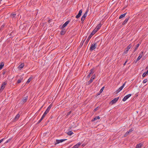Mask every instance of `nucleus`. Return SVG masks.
<instances>
[{"label": "nucleus", "instance_id": "40", "mask_svg": "<svg viewBox=\"0 0 148 148\" xmlns=\"http://www.w3.org/2000/svg\"><path fill=\"white\" fill-rule=\"evenodd\" d=\"M4 139V138H3L0 140V144L3 141Z\"/></svg>", "mask_w": 148, "mask_h": 148}, {"label": "nucleus", "instance_id": "11", "mask_svg": "<svg viewBox=\"0 0 148 148\" xmlns=\"http://www.w3.org/2000/svg\"><path fill=\"white\" fill-rule=\"evenodd\" d=\"M70 21L68 20L66 21L64 24L62 25V28H64L70 22Z\"/></svg>", "mask_w": 148, "mask_h": 148}, {"label": "nucleus", "instance_id": "38", "mask_svg": "<svg viewBox=\"0 0 148 148\" xmlns=\"http://www.w3.org/2000/svg\"><path fill=\"white\" fill-rule=\"evenodd\" d=\"M52 106V104H51L47 108H48L49 109H50Z\"/></svg>", "mask_w": 148, "mask_h": 148}, {"label": "nucleus", "instance_id": "29", "mask_svg": "<svg viewBox=\"0 0 148 148\" xmlns=\"http://www.w3.org/2000/svg\"><path fill=\"white\" fill-rule=\"evenodd\" d=\"M139 44H138L137 45H136V47L135 48V49H134V52H135L137 49L139 47Z\"/></svg>", "mask_w": 148, "mask_h": 148}, {"label": "nucleus", "instance_id": "5", "mask_svg": "<svg viewBox=\"0 0 148 148\" xmlns=\"http://www.w3.org/2000/svg\"><path fill=\"white\" fill-rule=\"evenodd\" d=\"M132 47V45L131 44H130L126 48V50L124 51V53L125 54L127 53L128 51Z\"/></svg>", "mask_w": 148, "mask_h": 148}, {"label": "nucleus", "instance_id": "25", "mask_svg": "<svg viewBox=\"0 0 148 148\" xmlns=\"http://www.w3.org/2000/svg\"><path fill=\"white\" fill-rule=\"evenodd\" d=\"M24 66V64L23 63H22L20 65L18 66V67L21 69L23 68Z\"/></svg>", "mask_w": 148, "mask_h": 148}, {"label": "nucleus", "instance_id": "7", "mask_svg": "<svg viewBox=\"0 0 148 148\" xmlns=\"http://www.w3.org/2000/svg\"><path fill=\"white\" fill-rule=\"evenodd\" d=\"M126 83V82H125L123 84V85L121 86L118 90H116V93H118V92H120L121 90H122V89H123V87H124L125 85V84Z\"/></svg>", "mask_w": 148, "mask_h": 148}, {"label": "nucleus", "instance_id": "12", "mask_svg": "<svg viewBox=\"0 0 148 148\" xmlns=\"http://www.w3.org/2000/svg\"><path fill=\"white\" fill-rule=\"evenodd\" d=\"M23 76H21L20 78L19 79H18V80L17 82V83H18V84H19L23 80Z\"/></svg>", "mask_w": 148, "mask_h": 148}, {"label": "nucleus", "instance_id": "31", "mask_svg": "<svg viewBox=\"0 0 148 148\" xmlns=\"http://www.w3.org/2000/svg\"><path fill=\"white\" fill-rule=\"evenodd\" d=\"M16 16V14H11V16L12 18H14Z\"/></svg>", "mask_w": 148, "mask_h": 148}, {"label": "nucleus", "instance_id": "28", "mask_svg": "<svg viewBox=\"0 0 148 148\" xmlns=\"http://www.w3.org/2000/svg\"><path fill=\"white\" fill-rule=\"evenodd\" d=\"M73 134V132L72 131H70L67 133V134L71 136Z\"/></svg>", "mask_w": 148, "mask_h": 148}, {"label": "nucleus", "instance_id": "33", "mask_svg": "<svg viewBox=\"0 0 148 148\" xmlns=\"http://www.w3.org/2000/svg\"><path fill=\"white\" fill-rule=\"evenodd\" d=\"M95 33L93 31L91 33L90 35V36H92L93 35H94Z\"/></svg>", "mask_w": 148, "mask_h": 148}, {"label": "nucleus", "instance_id": "46", "mask_svg": "<svg viewBox=\"0 0 148 148\" xmlns=\"http://www.w3.org/2000/svg\"><path fill=\"white\" fill-rule=\"evenodd\" d=\"M45 116L44 115H43L41 118V119H43L45 117Z\"/></svg>", "mask_w": 148, "mask_h": 148}, {"label": "nucleus", "instance_id": "35", "mask_svg": "<svg viewBox=\"0 0 148 148\" xmlns=\"http://www.w3.org/2000/svg\"><path fill=\"white\" fill-rule=\"evenodd\" d=\"M133 131V129L132 128V129H130L128 131H127V132H128L129 133H130L131 132H132Z\"/></svg>", "mask_w": 148, "mask_h": 148}, {"label": "nucleus", "instance_id": "1", "mask_svg": "<svg viewBox=\"0 0 148 148\" xmlns=\"http://www.w3.org/2000/svg\"><path fill=\"white\" fill-rule=\"evenodd\" d=\"M95 75H94L87 82V84L89 85L93 81V80L95 79Z\"/></svg>", "mask_w": 148, "mask_h": 148}, {"label": "nucleus", "instance_id": "6", "mask_svg": "<svg viewBox=\"0 0 148 148\" xmlns=\"http://www.w3.org/2000/svg\"><path fill=\"white\" fill-rule=\"evenodd\" d=\"M131 96V94H129L125 96L123 99V101H126Z\"/></svg>", "mask_w": 148, "mask_h": 148}, {"label": "nucleus", "instance_id": "17", "mask_svg": "<svg viewBox=\"0 0 148 148\" xmlns=\"http://www.w3.org/2000/svg\"><path fill=\"white\" fill-rule=\"evenodd\" d=\"M100 117L99 116H96L95 118H94L93 119H92L91 121H94L97 119H100Z\"/></svg>", "mask_w": 148, "mask_h": 148}, {"label": "nucleus", "instance_id": "3", "mask_svg": "<svg viewBox=\"0 0 148 148\" xmlns=\"http://www.w3.org/2000/svg\"><path fill=\"white\" fill-rule=\"evenodd\" d=\"M7 83L6 82H5L2 83L0 89V91H2L5 88V86L7 84Z\"/></svg>", "mask_w": 148, "mask_h": 148}, {"label": "nucleus", "instance_id": "20", "mask_svg": "<svg viewBox=\"0 0 148 148\" xmlns=\"http://www.w3.org/2000/svg\"><path fill=\"white\" fill-rule=\"evenodd\" d=\"M92 37L91 36L89 35V36L88 37L87 40L86 41L85 43L87 44Z\"/></svg>", "mask_w": 148, "mask_h": 148}, {"label": "nucleus", "instance_id": "34", "mask_svg": "<svg viewBox=\"0 0 148 148\" xmlns=\"http://www.w3.org/2000/svg\"><path fill=\"white\" fill-rule=\"evenodd\" d=\"M104 87H103L99 91L100 93H101L102 92L103 90L104 89Z\"/></svg>", "mask_w": 148, "mask_h": 148}, {"label": "nucleus", "instance_id": "4", "mask_svg": "<svg viewBox=\"0 0 148 148\" xmlns=\"http://www.w3.org/2000/svg\"><path fill=\"white\" fill-rule=\"evenodd\" d=\"M96 43H95L91 45V46L90 47V50L92 51L95 49L96 48Z\"/></svg>", "mask_w": 148, "mask_h": 148}, {"label": "nucleus", "instance_id": "19", "mask_svg": "<svg viewBox=\"0 0 148 148\" xmlns=\"http://www.w3.org/2000/svg\"><path fill=\"white\" fill-rule=\"evenodd\" d=\"M19 116L20 115L19 114H17L14 119V121H17L19 117Z\"/></svg>", "mask_w": 148, "mask_h": 148}, {"label": "nucleus", "instance_id": "8", "mask_svg": "<svg viewBox=\"0 0 148 148\" xmlns=\"http://www.w3.org/2000/svg\"><path fill=\"white\" fill-rule=\"evenodd\" d=\"M66 139H61V140H56V143L55 144H58L60 143H62L65 140H66Z\"/></svg>", "mask_w": 148, "mask_h": 148}, {"label": "nucleus", "instance_id": "14", "mask_svg": "<svg viewBox=\"0 0 148 148\" xmlns=\"http://www.w3.org/2000/svg\"><path fill=\"white\" fill-rule=\"evenodd\" d=\"M28 99V96H26L23 97L22 100L23 102L24 103H25L27 101Z\"/></svg>", "mask_w": 148, "mask_h": 148}, {"label": "nucleus", "instance_id": "45", "mask_svg": "<svg viewBox=\"0 0 148 148\" xmlns=\"http://www.w3.org/2000/svg\"><path fill=\"white\" fill-rule=\"evenodd\" d=\"M45 116L44 115H43L41 118V119H43L45 117Z\"/></svg>", "mask_w": 148, "mask_h": 148}, {"label": "nucleus", "instance_id": "32", "mask_svg": "<svg viewBox=\"0 0 148 148\" xmlns=\"http://www.w3.org/2000/svg\"><path fill=\"white\" fill-rule=\"evenodd\" d=\"M129 132H127L124 134V137H125L126 136H127L128 134H129Z\"/></svg>", "mask_w": 148, "mask_h": 148}, {"label": "nucleus", "instance_id": "13", "mask_svg": "<svg viewBox=\"0 0 148 148\" xmlns=\"http://www.w3.org/2000/svg\"><path fill=\"white\" fill-rule=\"evenodd\" d=\"M129 18L128 17L127 18L123 23L122 25H125L127 22Z\"/></svg>", "mask_w": 148, "mask_h": 148}, {"label": "nucleus", "instance_id": "41", "mask_svg": "<svg viewBox=\"0 0 148 148\" xmlns=\"http://www.w3.org/2000/svg\"><path fill=\"white\" fill-rule=\"evenodd\" d=\"M60 33H61V35H63L64 34V32L63 31H61Z\"/></svg>", "mask_w": 148, "mask_h": 148}, {"label": "nucleus", "instance_id": "51", "mask_svg": "<svg viewBox=\"0 0 148 148\" xmlns=\"http://www.w3.org/2000/svg\"><path fill=\"white\" fill-rule=\"evenodd\" d=\"M46 114H47L44 112V114H43V115H44L45 116L46 115Z\"/></svg>", "mask_w": 148, "mask_h": 148}, {"label": "nucleus", "instance_id": "39", "mask_svg": "<svg viewBox=\"0 0 148 148\" xmlns=\"http://www.w3.org/2000/svg\"><path fill=\"white\" fill-rule=\"evenodd\" d=\"M90 76H91V74H90V73H89V74L87 76V77L88 78L90 77Z\"/></svg>", "mask_w": 148, "mask_h": 148}, {"label": "nucleus", "instance_id": "9", "mask_svg": "<svg viewBox=\"0 0 148 148\" xmlns=\"http://www.w3.org/2000/svg\"><path fill=\"white\" fill-rule=\"evenodd\" d=\"M87 11H86L83 15L81 18V20L83 21L85 19V18L87 16Z\"/></svg>", "mask_w": 148, "mask_h": 148}, {"label": "nucleus", "instance_id": "18", "mask_svg": "<svg viewBox=\"0 0 148 148\" xmlns=\"http://www.w3.org/2000/svg\"><path fill=\"white\" fill-rule=\"evenodd\" d=\"M81 144L80 143H78L74 145L72 148H77Z\"/></svg>", "mask_w": 148, "mask_h": 148}, {"label": "nucleus", "instance_id": "2", "mask_svg": "<svg viewBox=\"0 0 148 148\" xmlns=\"http://www.w3.org/2000/svg\"><path fill=\"white\" fill-rule=\"evenodd\" d=\"M119 98V97H118L114 99L110 102V104L111 105H113V104L115 103L117 101Z\"/></svg>", "mask_w": 148, "mask_h": 148}, {"label": "nucleus", "instance_id": "53", "mask_svg": "<svg viewBox=\"0 0 148 148\" xmlns=\"http://www.w3.org/2000/svg\"><path fill=\"white\" fill-rule=\"evenodd\" d=\"M4 73H4V72L3 73V74H4Z\"/></svg>", "mask_w": 148, "mask_h": 148}, {"label": "nucleus", "instance_id": "27", "mask_svg": "<svg viewBox=\"0 0 148 148\" xmlns=\"http://www.w3.org/2000/svg\"><path fill=\"white\" fill-rule=\"evenodd\" d=\"M32 78L31 77H30L27 80V82H26V84H29V82H30L32 79Z\"/></svg>", "mask_w": 148, "mask_h": 148}, {"label": "nucleus", "instance_id": "23", "mask_svg": "<svg viewBox=\"0 0 148 148\" xmlns=\"http://www.w3.org/2000/svg\"><path fill=\"white\" fill-rule=\"evenodd\" d=\"M148 75V70L146 72L144 73L142 75V76L143 77H144L146 75Z\"/></svg>", "mask_w": 148, "mask_h": 148}, {"label": "nucleus", "instance_id": "44", "mask_svg": "<svg viewBox=\"0 0 148 148\" xmlns=\"http://www.w3.org/2000/svg\"><path fill=\"white\" fill-rule=\"evenodd\" d=\"M127 60L125 61V63H124L123 64V65L124 66H125L126 64V63H127Z\"/></svg>", "mask_w": 148, "mask_h": 148}, {"label": "nucleus", "instance_id": "36", "mask_svg": "<svg viewBox=\"0 0 148 148\" xmlns=\"http://www.w3.org/2000/svg\"><path fill=\"white\" fill-rule=\"evenodd\" d=\"M147 79H145L143 80V83H145L147 82Z\"/></svg>", "mask_w": 148, "mask_h": 148}, {"label": "nucleus", "instance_id": "30", "mask_svg": "<svg viewBox=\"0 0 148 148\" xmlns=\"http://www.w3.org/2000/svg\"><path fill=\"white\" fill-rule=\"evenodd\" d=\"M12 139V138H10L9 139H8L4 143V144H6V143H8L10 141V140Z\"/></svg>", "mask_w": 148, "mask_h": 148}, {"label": "nucleus", "instance_id": "49", "mask_svg": "<svg viewBox=\"0 0 148 148\" xmlns=\"http://www.w3.org/2000/svg\"><path fill=\"white\" fill-rule=\"evenodd\" d=\"M49 112H48V111H47V110H46V111H45V113L46 114H47V113Z\"/></svg>", "mask_w": 148, "mask_h": 148}, {"label": "nucleus", "instance_id": "42", "mask_svg": "<svg viewBox=\"0 0 148 148\" xmlns=\"http://www.w3.org/2000/svg\"><path fill=\"white\" fill-rule=\"evenodd\" d=\"M42 119L41 118L38 121V123H40L41 121L42 120Z\"/></svg>", "mask_w": 148, "mask_h": 148}, {"label": "nucleus", "instance_id": "16", "mask_svg": "<svg viewBox=\"0 0 148 148\" xmlns=\"http://www.w3.org/2000/svg\"><path fill=\"white\" fill-rule=\"evenodd\" d=\"M143 144L141 143H140L136 145L135 148H141Z\"/></svg>", "mask_w": 148, "mask_h": 148}, {"label": "nucleus", "instance_id": "48", "mask_svg": "<svg viewBox=\"0 0 148 148\" xmlns=\"http://www.w3.org/2000/svg\"><path fill=\"white\" fill-rule=\"evenodd\" d=\"M98 107H97V108H96L94 110V111H96L98 109Z\"/></svg>", "mask_w": 148, "mask_h": 148}, {"label": "nucleus", "instance_id": "50", "mask_svg": "<svg viewBox=\"0 0 148 148\" xmlns=\"http://www.w3.org/2000/svg\"><path fill=\"white\" fill-rule=\"evenodd\" d=\"M50 110V109H49L48 108H47V109H46V110L49 112V111Z\"/></svg>", "mask_w": 148, "mask_h": 148}, {"label": "nucleus", "instance_id": "37", "mask_svg": "<svg viewBox=\"0 0 148 148\" xmlns=\"http://www.w3.org/2000/svg\"><path fill=\"white\" fill-rule=\"evenodd\" d=\"M98 30L96 28L94 29L93 30V31L96 33Z\"/></svg>", "mask_w": 148, "mask_h": 148}, {"label": "nucleus", "instance_id": "43", "mask_svg": "<svg viewBox=\"0 0 148 148\" xmlns=\"http://www.w3.org/2000/svg\"><path fill=\"white\" fill-rule=\"evenodd\" d=\"M71 113V111H70L67 114V115H69Z\"/></svg>", "mask_w": 148, "mask_h": 148}, {"label": "nucleus", "instance_id": "26", "mask_svg": "<svg viewBox=\"0 0 148 148\" xmlns=\"http://www.w3.org/2000/svg\"><path fill=\"white\" fill-rule=\"evenodd\" d=\"M94 69H91L90 70V74L91 75V74H93L94 71Z\"/></svg>", "mask_w": 148, "mask_h": 148}, {"label": "nucleus", "instance_id": "24", "mask_svg": "<svg viewBox=\"0 0 148 148\" xmlns=\"http://www.w3.org/2000/svg\"><path fill=\"white\" fill-rule=\"evenodd\" d=\"M4 66V63L3 62H2L1 63L0 65V70H1L3 68Z\"/></svg>", "mask_w": 148, "mask_h": 148}, {"label": "nucleus", "instance_id": "15", "mask_svg": "<svg viewBox=\"0 0 148 148\" xmlns=\"http://www.w3.org/2000/svg\"><path fill=\"white\" fill-rule=\"evenodd\" d=\"M143 54V52L142 51L141 53L140 54L139 56L138 57V60H140L142 57Z\"/></svg>", "mask_w": 148, "mask_h": 148}, {"label": "nucleus", "instance_id": "47", "mask_svg": "<svg viewBox=\"0 0 148 148\" xmlns=\"http://www.w3.org/2000/svg\"><path fill=\"white\" fill-rule=\"evenodd\" d=\"M139 60V59L138 60V58H137V59L136 60V61H135V63H136Z\"/></svg>", "mask_w": 148, "mask_h": 148}, {"label": "nucleus", "instance_id": "10", "mask_svg": "<svg viewBox=\"0 0 148 148\" xmlns=\"http://www.w3.org/2000/svg\"><path fill=\"white\" fill-rule=\"evenodd\" d=\"M82 13V10H80L79 11V12L78 14L76 16V18H79L81 16Z\"/></svg>", "mask_w": 148, "mask_h": 148}, {"label": "nucleus", "instance_id": "52", "mask_svg": "<svg viewBox=\"0 0 148 148\" xmlns=\"http://www.w3.org/2000/svg\"><path fill=\"white\" fill-rule=\"evenodd\" d=\"M3 145L1 147V148H4V147H3Z\"/></svg>", "mask_w": 148, "mask_h": 148}, {"label": "nucleus", "instance_id": "21", "mask_svg": "<svg viewBox=\"0 0 148 148\" xmlns=\"http://www.w3.org/2000/svg\"><path fill=\"white\" fill-rule=\"evenodd\" d=\"M127 14V13H125L123 14H122L120 16H119V19H121L123 17H124L126 15V14Z\"/></svg>", "mask_w": 148, "mask_h": 148}, {"label": "nucleus", "instance_id": "22", "mask_svg": "<svg viewBox=\"0 0 148 148\" xmlns=\"http://www.w3.org/2000/svg\"><path fill=\"white\" fill-rule=\"evenodd\" d=\"M101 23H99L97 25L96 28L98 30L101 27Z\"/></svg>", "mask_w": 148, "mask_h": 148}]
</instances>
